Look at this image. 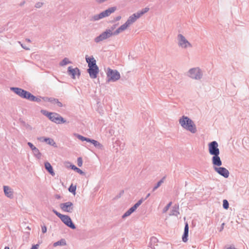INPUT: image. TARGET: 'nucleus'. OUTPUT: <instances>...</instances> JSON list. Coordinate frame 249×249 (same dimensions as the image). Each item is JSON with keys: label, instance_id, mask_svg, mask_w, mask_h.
I'll return each mask as SVG.
<instances>
[{"label": "nucleus", "instance_id": "nucleus-3", "mask_svg": "<svg viewBox=\"0 0 249 249\" xmlns=\"http://www.w3.org/2000/svg\"><path fill=\"white\" fill-rule=\"evenodd\" d=\"M52 212L56 216H57L63 222V223L65 224L67 227L72 230H75L76 229L75 225L73 223L71 217L69 215L62 214L54 209L52 210Z\"/></svg>", "mask_w": 249, "mask_h": 249}, {"label": "nucleus", "instance_id": "nucleus-10", "mask_svg": "<svg viewBox=\"0 0 249 249\" xmlns=\"http://www.w3.org/2000/svg\"><path fill=\"white\" fill-rule=\"evenodd\" d=\"M60 208L65 212L71 213L73 210V204L71 201L60 204Z\"/></svg>", "mask_w": 249, "mask_h": 249}, {"label": "nucleus", "instance_id": "nucleus-28", "mask_svg": "<svg viewBox=\"0 0 249 249\" xmlns=\"http://www.w3.org/2000/svg\"><path fill=\"white\" fill-rule=\"evenodd\" d=\"M166 177H163L160 181H159L154 186L153 188L152 192H155L161 184L163 183L164 179H165Z\"/></svg>", "mask_w": 249, "mask_h": 249}, {"label": "nucleus", "instance_id": "nucleus-7", "mask_svg": "<svg viewBox=\"0 0 249 249\" xmlns=\"http://www.w3.org/2000/svg\"><path fill=\"white\" fill-rule=\"evenodd\" d=\"M112 36H115L114 35L113 32H110V30L106 29L105 31L102 33L99 36L96 37L94 40V41L98 43L104 40H106Z\"/></svg>", "mask_w": 249, "mask_h": 249}, {"label": "nucleus", "instance_id": "nucleus-55", "mask_svg": "<svg viewBox=\"0 0 249 249\" xmlns=\"http://www.w3.org/2000/svg\"><path fill=\"white\" fill-rule=\"evenodd\" d=\"M26 41L28 42H31V41L29 38H26Z\"/></svg>", "mask_w": 249, "mask_h": 249}, {"label": "nucleus", "instance_id": "nucleus-29", "mask_svg": "<svg viewBox=\"0 0 249 249\" xmlns=\"http://www.w3.org/2000/svg\"><path fill=\"white\" fill-rule=\"evenodd\" d=\"M70 167L72 170H73L74 171H76L79 174L81 175H85V173L82 170H81L80 168L77 167L76 166H75L73 164H71L70 165Z\"/></svg>", "mask_w": 249, "mask_h": 249}, {"label": "nucleus", "instance_id": "nucleus-36", "mask_svg": "<svg viewBox=\"0 0 249 249\" xmlns=\"http://www.w3.org/2000/svg\"><path fill=\"white\" fill-rule=\"evenodd\" d=\"M70 63H71V62L69 60L68 58L65 57L60 62L59 65L61 66H63Z\"/></svg>", "mask_w": 249, "mask_h": 249}, {"label": "nucleus", "instance_id": "nucleus-54", "mask_svg": "<svg viewBox=\"0 0 249 249\" xmlns=\"http://www.w3.org/2000/svg\"><path fill=\"white\" fill-rule=\"evenodd\" d=\"M25 3V1H23L22 2H21L20 4H19V5L20 6H23Z\"/></svg>", "mask_w": 249, "mask_h": 249}, {"label": "nucleus", "instance_id": "nucleus-48", "mask_svg": "<svg viewBox=\"0 0 249 249\" xmlns=\"http://www.w3.org/2000/svg\"><path fill=\"white\" fill-rule=\"evenodd\" d=\"M144 201L143 200V198H142L141 199H140L137 203L136 204H138V205H139V206L141 205V204L142 203V202Z\"/></svg>", "mask_w": 249, "mask_h": 249}, {"label": "nucleus", "instance_id": "nucleus-17", "mask_svg": "<svg viewBox=\"0 0 249 249\" xmlns=\"http://www.w3.org/2000/svg\"><path fill=\"white\" fill-rule=\"evenodd\" d=\"M38 140H39L42 142H47V144H48L50 145H52V146H53L54 147H55V148L57 147V145L56 143L54 141V140L52 138L41 137L38 138Z\"/></svg>", "mask_w": 249, "mask_h": 249}, {"label": "nucleus", "instance_id": "nucleus-37", "mask_svg": "<svg viewBox=\"0 0 249 249\" xmlns=\"http://www.w3.org/2000/svg\"><path fill=\"white\" fill-rule=\"evenodd\" d=\"M76 189V186H73L72 184H71V185L69 187L68 190L70 192L73 194L74 195L75 194Z\"/></svg>", "mask_w": 249, "mask_h": 249}, {"label": "nucleus", "instance_id": "nucleus-18", "mask_svg": "<svg viewBox=\"0 0 249 249\" xmlns=\"http://www.w3.org/2000/svg\"><path fill=\"white\" fill-rule=\"evenodd\" d=\"M3 191L5 195L8 198L12 199L14 197V192L12 188L8 186H3Z\"/></svg>", "mask_w": 249, "mask_h": 249}, {"label": "nucleus", "instance_id": "nucleus-50", "mask_svg": "<svg viewBox=\"0 0 249 249\" xmlns=\"http://www.w3.org/2000/svg\"><path fill=\"white\" fill-rule=\"evenodd\" d=\"M138 207L139 205L135 203L132 207H131V208L135 211Z\"/></svg>", "mask_w": 249, "mask_h": 249}, {"label": "nucleus", "instance_id": "nucleus-13", "mask_svg": "<svg viewBox=\"0 0 249 249\" xmlns=\"http://www.w3.org/2000/svg\"><path fill=\"white\" fill-rule=\"evenodd\" d=\"M214 171L220 176L228 178L229 176L230 173L229 171L225 167L219 166L214 169Z\"/></svg>", "mask_w": 249, "mask_h": 249}, {"label": "nucleus", "instance_id": "nucleus-14", "mask_svg": "<svg viewBox=\"0 0 249 249\" xmlns=\"http://www.w3.org/2000/svg\"><path fill=\"white\" fill-rule=\"evenodd\" d=\"M219 155H215L213 156L212 158V162L213 165V168L218 167L222 165V160L219 156Z\"/></svg>", "mask_w": 249, "mask_h": 249}, {"label": "nucleus", "instance_id": "nucleus-2", "mask_svg": "<svg viewBox=\"0 0 249 249\" xmlns=\"http://www.w3.org/2000/svg\"><path fill=\"white\" fill-rule=\"evenodd\" d=\"M40 112L44 116L47 117L52 122L56 124H61L67 123V121L58 113L48 112L44 109H41Z\"/></svg>", "mask_w": 249, "mask_h": 249}, {"label": "nucleus", "instance_id": "nucleus-44", "mask_svg": "<svg viewBox=\"0 0 249 249\" xmlns=\"http://www.w3.org/2000/svg\"><path fill=\"white\" fill-rule=\"evenodd\" d=\"M43 5V2H38L36 3L35 7L37 8H40L41 7H42Z\"/></svg>", "mask_w": 249, "mask_h": 249}, {"label": "nucleus", "instance_id": "nucleus-19", "mask_svg": "<svg viewBox=\"0 0 249 249\" xmlns=\"http://www.w3.org/2000/svg\"><path fill=\"white\" fill-rule=\"evenodd\" d=\"M188 233H189V225L187 222L185 223V227L184 229V232L182 236V241L184 242H186L188 241Z\"/></svg>", "mask_w": 249, "mask_h": 249}, {"label": "nucleus", "instance_id": "nucleus-57", "mask_svg": "<svg viewBox=\"0 0 249 249\" xmlns=\"http://www.w3.org/2000/svg\"><path fill=\"white\" fill-rule=\"evenodd\" d=\"M60 197V196L59 195H56V198H59Z\"/></svg>", "mask_w": 249, "mask_h": 249}, {"label": "nucleus", "instance_id": "nucleus-39", "mask_svg": "<svg viewBox=\"0 0 249 249\" xmlns=\"http://www.w3.org/2000/svg\"><path fill=\"white\" fill-rule=\"evenodd\" d=\"M33 98H32L31 101L36 102H37V103H39V102H41V97H36V96H34L33 95Z\"/></svg>", "mask_w": 249, "mask_h": 249}, {"label": "nucleus", "instance_id": "nucleus-30", "mask_svg": "<svg viewBox=\"0 0 249 249\" xmlns=\"http://www.w3.org/2000/svg\"><path fill=\"white\" fill-rule=\"evenodd\" d=\"M171 213H172V214H171L172 215L178 216V215L179 214V206L178 205H176L175 206H174L172 208Z\"/></svg>", "mask_w": 249, "mask_h": 249}, {"label": "nucleus", "instance_id": "nucleus-25", "mask_svg": "<svg viewBox=\"0 0 249 249\" xmlns=\"http://www.w3.org/2000/svg\"><path fill=\"white\" fill-rule=\"evenodd\" d=\"M158 242V239L154 236H152L150 238L149 247L152 249H155V245Z\"/></svg>", "mask_w": 249, "mask_h": 249}, {"label": "nucleus", "instance_id": "nucleus-58", "mask_svg": "<svg viewBox=\"0 0 249 249\" xmlns=\"http://www.w3.org/2000/svg\"><path fill=\"white\" fill-rule=\"evenodd\" d=\"M4 249H9V248L8 247H5Z\"/></svg>", "mask_w": 249, "mask_h": 249}, {"label": "nucleus", "instance_id": "nucleus-53", "mask_svg": "<svg viewBox=\"0 0 249 249\" xmlns=\"http://www.w3.org/2000/svg\"><path fill=\"white\" fill-rule=\"evenodd\" d=\"M150 196V193H148L145 198L143 199L144 200H146L149 196Z\"/></svg>", "mask_w": 249, "mask_h": 249}, {"label": "nucleus", "instance_id": "nucleus-59", "mask_svg": "<svg viewBox=\"0 0 249 249\" xmlns=\"http://www.w3.org/2000/svg\"><path fill=\"white\" fill-rule=\"evenodd\" d=\"M24 49H25V50H29V48H26V47L24 48Z\"/></svg>", "mask_w": 249, "mask_h": 249}, {"label": "nucleus", "instance_id": "nucleus-33", "mask_svg": "<svg viewBox=\"0 0 249 249\" xmlns=\"http://www.w3.org/2000/svg\"><path fill=\"white\" fill-rule=\"evenodd\" d=\"M74 135L80 140L81 141H86L87 142H89L90 141V139L89 138H87L85 137H84L80 134H74Z\"/></svg>", "mask_w": 249, "mask_h": 249}, {"label": "nucleus", "instance_id": "nucleus-12", "mask_svg": "<svg viewBox=\"0 0 249 249\" xmlns=\"http://www.w3.org/2000/svg\"><path fill=\"white\" fill-rule=\"evenodd\" d=\"M87 72L89 73L90 78L95 79L99 72V67L97 66L90 67L87 69Z\"/></svg>", "mask_w": 249, "mask_h": 249}, {"label": "nucleus", "instance_id": "nucleus-40", "mask_svg": "<svg viewBox=\"0 0 249 249\" xmlns=\"http://www.w3.org/2000/svg\"><path fill=\"white\" fill-rule=\"evenodd\" d=\"M83 163V160L81 157H78L77 158V165L79 167H81Z\"/></svg>", "mask_w": 249, "mask_h": 249}, {"label": "nucleus", "instance_id": "nucleus-51", "mask_svg": "<svg viewBox=\"0 0 249 249\" xmlns=\"http://www.w3.org/2000/svg\"><path fill=\"white\" fill-rule=\"evenodd\" d=\"M124 193V190H122L121 191V192H120L119 195H118L117 196V197H120Z\"/></svg>", "mask_w": 249, "mask_h": 249}, {"label": "nucleus", "instance_id": "nucleus-31", "mask_svg": "<svg viewBox=\"0 0 249 249\" xmlns=\"http://www.w3.org/2000/svg\"><path fill=\"white\" fill-rule=\"evenodd\" d=\"M66 245V240L64 239H61V240L55 242L53 243V246L54 247H56L58 246H65Z\"/></svg>", "mask_w": 249, "mask_h": 249}, {"label": "nucleus", "instance_id": "nucleus-16", "mask_svg": "<svg viewBox=\"0 0 249 249\" xmlns=\"http://www.w3.org/2000/svg\"><path fill=\"white\" fill-rule=\"evenodd\" d=\"M85 59L86 62L88 63L89 68L90 67L91 68L97 66L96 60L93 56L89 57L88 55H86Z\"/></svg>", "mask_w": 249, "mask_h": 249}, {"label": "nucleus", "instance_id": "nucleus-15", "mask_svg": "<svg viewBox=\"0 0 249 249\" xmlns=\"http://www.w3.org/2000/svg\"><path fill=\"white\" fill-rule=\"evenodd\" d=\"M42 99L44 101H48L52 104H56L59 107H62L63 106L62 103L59 101L58 99L53 97H42Z\"/></svg>", "mask_w": 249, "mask_h": 249}, {"label": "nucleus", "instance_id": "nucleus-6", "mask_svg": "<svg viewBox=\"0 0 249 249\" xmlns=\"http://www.w3.org/2000/svg\"><path fill=\"white\" fill-rule=\"evenodd\" d=\"M202 75L201 70L198 67L190 69L188 71V76L193 79L200 80Z\"/></svg>", "mask_w": 249, "mask_h": 249}, {"label": "nucleus", "instance_id": "nucleus-8", "mask_svg": "<svg viewBox=\"0 0 249 249\" xmlns=\"http://www.w3.org/2000/svg\"><path fill=\"white\" fill-rule=\"evenodd\" d=\"M208 150L211 155H219L220 150L218 148V144L216 141H213L208 144Z\"/></svg>", "mask_w": 249, "mask_h": 249}, {"label": "nucleus", "instance_id": "nucleus-5", "mask_svg": "<svg viewBox=\"0 0 249 249\" xmlns=\"http://www.w3.org/2000/svg\"><path fill=\"white\" fill-rule=\"evenodd\" d=\"M107 82H115L119 80L121 76L119 72L116 70H112L108 68L107 72Z\"/></svg>", "mask_w": 249, "mask_h": 249}, {"label": "nucleus", "instance_id": "nucleus-41", "mask_svg": "<svg viewBox=\"0 0 249 249\" xmlns=\"http://www.w3.org/2000/svg\"><path fill=\"white\" fill-rule=\"evenodd\" d=\"M172 202H170L163 209V212H166L170 208L172 204Z\"/></svg>", "mask_w": 249, "mask_h": 249}, {"label": "nucleus", "instance_id": "nucleus-42", "mask_svg": "<svg viewBox=\"0 0 249 249\" xmlns=\"http://www.w3.org/2000/svg\"><path fill=\"white\" fill-rule=\"evenodd\" d=\"M121 16H117L116 17L114 18V19L110 21V23H114L116 21H119L121 19Z\"/></svg>", "mask_w": 249, "mask_h": 249}, {"label": "nucleus", "instance_id": "nucleus-43", "mask_svg": "<svg viewBox=\"0 0 249 249\" xmlns=\"http://www.w3.org/2000/svg\"><path fill=\"white\" fill-rule=\"evenodd\" d=\"M119 23L117 24H115L111 26L110 28L107 29V30H109L110 31V32H113V31L116 28V27L118 25Z\"/></svg>", "mask_w": 249, "mask_h": 249}, {"label": "nucleus", "instance_id": "nucleus-23", "mask_svg": "<svg viewBox=\"0 0 249 249\" xmlns=\"http://www.w3.org/2000/svg\"><path fill=\"white\" fill-rule=\"evenodd\" d=\"M128 27V25L125 22L124 24L122 25L117 30L113 32L114 35L115 36L118 35L120 33L125 30Z\"/></svg>", "mask_w": 249, "mask_h": 249}, {"label": "nucleus", "instance_id": "nucleus-22", "mask_svg": "<svg viewBox=\"0 0 249 249\" xmlns=\"http://www.w3.org/2000/svg\"><path fill=\"white\" fill-rule=\"evenodd\" d=\"M10 90L21 98L23 96V92L25 91L24 89L17 87H11Z\"/></svg>", "mask_w": 249, "mask_h": 249}, {"label": "nucleus", "instance_id": "nucleus-60", "mask_svg": "<svg viewBox=\"0 0 249 249\" xmlns=\"http://www.w3.org/2000/svg\"><path fill=\"white\" fill-rule=\"evenodd\" d=\"M21 46H22V47L23 48H25V46H23L22 44H21Z\"/></svg>", "mask_w": 249, "mask_h": 249}, {"label": "nucleus", "instance_id": "nucleus-46", "mask_svg": "<svg viewBox=\"0 0 249 249\" xmlns=\"http://www.w3.org/2000/svg\"><path fill=\"white\" fill-rule=\"evenodd\" d=\"M41 227L42 232L43 233H46L47 232L46 226L45 225H41Z\"/></svg>", "mask_w": 249, "mask_h": 249}, {"label": "nucleus", "instance_id": "nucleus-27", "mask_svg": "<svg viewBox=\"0 0 249 249\" xmlns=\"http://www.w3.org/2000/svg\"><path fill=\"white\" fill-rule=\"evenodd\" d=\"M33 95L31 93L25 90L24 92H23V96L22 98L26 99L31 101L32 98H33Z\"/></svg>", "mask_w": 249, "mask_h": 249}, {"label": "nucleus", "instance_id": "nucleus-47", "mask_svg": "<svg viewBox=\"0 0 249 249\" xmlns=\"http://www.w3.org/2000/svg\"><path fill=\"white\" fill-rule=\"evenodd\" d=\"M39 244H37L36 245H33L31 249H38Z\"/></svg>", "mask_w": 249, "mask_h": 249}, {"label": "nucleus", "instance_id": "nucleus-1", "mask_svg": "<svg viewBox=\"0 0 249 249\" xmlns=\"http://www.w3.org/2000/svg\"><path fill=\"white\" fill-rule=\"evenodd\" d=\"M179 123L184 129L191 132L192 133H195L197 131L194 122L187 116L183 115L180 118Z\"/></svg>", "mask_w": 249, "mask_h": 249}, {"label": "nucleus", "instance_id": "nucleus-45", "mask_svg": "<svg viewBox=\"0 0 249 249\" xmlns=\"http://www.w3.org/2000/svg\"><path fill=\"white\" fill-rule=\"evenodd\" d=\"M27 144L30 147V148L32 149V151L36 148V147L34 145V144L30 142H28L27 143Z\"/></svg>", "mask_w": 249, "mask_h": 249}, {"label": "nucleus", "instance_id": "nucleus-9", "mask_svg": "<svg viewBox=\"0 0 249 249\" xmlns=\"http://www.w3.org/2000/svg\"><path fill=\"white\" fill-rule=\"evenodd\" d=\"M178 45L182 48L186 49L192 47V45L181 34H178L177 36Z\"/></svg>", "mask_w": 249, "mask_h": 249}, {"label": "nucleus", "instance_id": "nucleus-52", "mask_svg": "<svg viewBox=\"0 0 249 249\" xmlns=\"http://www.w3.org/2000/svg\"><path fill=\"white\" fill-rule=\"evenodd\" d=\"M224 225H225V224L224 223L222 224L221 228H220V231H222L223 230Z\"/></svg>", "mask_w": 249, "mask_h": 249}, {"label": "nucleus", "instance_id": "nucleus-24", "mask_svg": "<svg viewBox=\"0 0 249 249\" xmlns=\"http://www.w3.org/2000/svg\"><path fill=\"white\" fill-rule=\"evenodd\" d=\"M89 142L92 143L97 149L103 150L104 148V146L97 141L90 139Z\"/></svg>", "mask_w": 249, "mask_h": 249}, {"label": "nucleus", "instance_id": "nucleus-38", "mask_svg": "<svg viewBox=\"0 0 249 249\" xmlns=\"http://www.w3.org/2000/svg\"><path fill=\"white\" fill-rule=\"evenodd\" d=\"M229 207V203L227 200L224 199L223 201V208L227 210Z\"/></svg>", "mask_w": 249, "mask_h": 249}, {"label": "nucleus", "instance_id": "nucleus-34", "mask_svg": "<svg viewBox=\"0 0 249 249\" xmlns=\"http://www.w3.org/2000/svg\"><path fill=\"white\" fill-rule=\"evenodd\" d=\"M134 212L135 211L131 207L123 215L122 218H125V217L129 216Z\"/></svg>", "mask_w": 249, "mask_h": 249}, {"label": "nucleus", "instance_id": "nucleus-20", "mask_svg": "<svg viewBox=\"0 0 249 249\" xmlns=\"http://www.w3.org/2000/svg\"><path fill=\"white\" fill-rule=\"evenodd\" d=\"M140 17L137 15V13L133 14L131 16H130L125 23L129 26H130L131 24L135 22L136 20L139 18Z\"/></svg>", "mask_w": 249, "mask_h": 249}, {"label": "nucleus", "instance_id": "nucleus-4", "mask_svg": "<svg viewBox=\"0 0 249 249\" xmlns=\"http://www.w3.org/2000/svg\"><path fill=\"white\" fill-rule=\"evenodd\" d=\"M117 7L115 6L110 7L104 11L102 12L99 14L92 16L90 18V20L91 21H97L104 18L108 17L112 13H114Z\"/></svg>", "mask_w": 249, "mask_h": 249}, {"label": "nucleus", "instance_id": "nucleus-21", "mask_svg": "<svg viewBox=\"0 0 249 249\" xmlns=\"http://www.w3.org/2000/svg\"><path fill=\"white\" fill-rule=\"evenodd\" d=\"M44 167L46 171L52 176H54L55 173L51 164L48 161L44 162Z\"/></svg>", "mask_w": 249, "mask_h": 249}, {"label": "nucleus", "instance_id": "nucleus-11", "mask_svg": "<svg viewBox=\"0 0 249 249\" xmlns=\"http://www.w3.org/2000/svg\"><path fill=\"white\" fill-rule=\"evenodd\" d=\"M67 72L73 79H75L76 78V75L79 77L81 74L80 70L78 68L76 67L75 68H72L71 66L68 67Z\"/></svg>", "mask_w": 249, "mask_h": 249}, {"label": "nucleus", "instance_id": "nucleus-35", "mask_svg": "<svg viewBox=\"0 0 249 249\" xmlns=\"http://www.w3.org/2000/svg\"><path fill=\"white\" fill-rule=\"evenodd\" d=\"M149 10V8L148 7H145L144 8H143L141 11H138L137 12V15L139 17H141L142 15H143L144 14L147 12Z\"/></svg>", "mask_w": 249, "mask_h": 249}, {"label": "nucleus", "instance_id": "nucleus-56", "mask_svg": "<svg viewBox=\"0 0 249 249\" xmlns=\"http://www.w3.org/2000/svg\"><path fill=\"white\" fill-rule=\"evenodd\" d=\"M29 233H28V234H27V237H26V240L27 241H28V238H29Z\"/></svg>", "mask_w": 249, "mask_h": 249}, {"label": "nucleus", "instance_id": "nucleus-32", "mask_svg": "<svg viewBox=\"0 0 249 249\" xmlns=\"http://www.w3.org/2000/svg\"><path fill=\"white\" fill-rule=\"evenodd\" d=\"M33 152L35 157H36L37 159H40L41 158L42 154L37 148L36 147L35 149H34L33 150Z\"/></svg>", "mask_w": 249, "mask_h": 249}, {"label": "nucleus", "instance_id": "nucleus-49", "mask_svg": "<svg viewBox=\"0 0 249 249\" xmlns=\"http://www.w3.org/2000/svg\"><path fill=\"white\" fill-rule=\"evenodd\" d=\"M107 0H95V1L98 4H101L105 2Z\"/></svg>", "mask_w": 249, "mask_h": 249}, {"label": "nucleus", "instance_id": "nucleus-26", "mask_svg": "<svg viewBox=\"0 0 249 249\" xmlns=\"http://www.w3.org/2000/svg\"><path fill=\"white\" fill-rule=\"evenodd\" d=\"M33 95L31 93L25 90L24 92H23V96L22 98L26 99L31 101L32 98H33Z\"/></svg>", "mask_w": 249, "mask_h": 249}]
</instances>
